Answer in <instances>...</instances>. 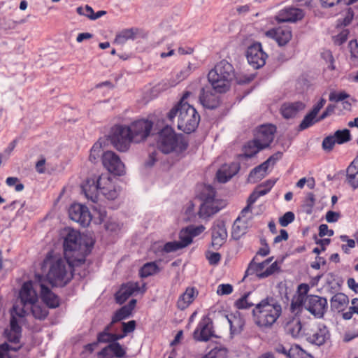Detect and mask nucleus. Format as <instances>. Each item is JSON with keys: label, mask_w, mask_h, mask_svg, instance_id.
I'll list each match as a JSON object with an SVG mask.
<instances>
[{"label": "nucleus", "mask_w": 358, "mask_h": 358, "mask_svg": "<svg viewBox=\"0 0 358 358\" xmlns=\"http://www.w3.org/2000/svg\"><path fill=\"white\" fill-rule=\"evenodd\" d=\"M213 90L211 85L201 89L199 101L206 108L215 109L220 106L219 96L213 92Z\"/></svg>", "instance_id": "obj_18"}, {"label": "nucleus", "mask_w": 358, "mask_h": 358, "mask_svg": "<svg viewBox=\"0 0 358 358\" xmlns=\"http://www.w3.org/2000/svg\"><path fill=\"white\" fill-rule=\"evenodd\" d=\"M233 292V287L230 284H221L217 287V294L218 295H228Z\"/></svg>", "instance_id": "obj_61"}, {"label": "nucleus", "mask_w": 358, "mask_h": 358, "mask_svg": "<svg viewBox=\"0 0 358 358\" xmlns=\"http://www.w3.org/2000/svg\"><path fill=\"white\" fill-rule=\"evenodd\" d=\"M295 218L294 213L288 211L279 218V224L280 226L285 227L292 223Z\"/></svg>", "instance_id": "obj_51"}, {"label": "nucleus", "mask_w": 358, "mask_h": 358, "mask_svg": "<svg viewBox=\"0 0 358 358\" xmlns=\"http://www.w3.org/2000/svg\"><path fill=\"white\" fill-rule=\"evenodd\" d=\"M315 203V195L312 192L307 194L306 197L303 201V206L306 208V211L308 214L312 213V209Z\"/></svg>", "instance_id": "obj_49"}, {"label": "nucleus", "mask_w": 358, "mask_h": 358, "mask_svg": "<svg viewBox=\"0 0 358 358\" xmlns=\"http://www.w3.org/2000/svg\"><path fill=\"white\" fill-rule=\"evenodd\" d=\"M214 336L213 322L208 317H204L199 322L193 333V338L197 341H208Z\"/></svg>", "instance_id": "obj_16"}, {"label": "nucleus", "mask_w": 358, "mask_h": 358, "mask_svg": "<svg viewBox=\"0 0 358 358\" xmlns=\"http://www.w3.org/2000/svg\"><path fill=\"white\" fill-rule=\"evenodd\" d=\"M138 282H129L123 284L115 294V301L119 304L124 303L135 292L139 291Z\"/></svg>", "instance_id": "obj_24"}, {"label": "nucleus", "mask_w": 358, "mask_h": 358, "mask_svg": "<svg viewBox=\"0 0 358 358\" xmlns=\"http://www.w3.org/2000/svg\"><path fill=\"white\" fill-rule=\"evenodd\" d=\"M266 36L273 38L280 46L286 45L292 38V34L289 27H279L266 32Z\"/></svg>", "instance_id": "obj_19"}, {"label": "nucleus", "mask_w": 358, "mask_h": 358, "mask_svg": "<svg viewBox=\"0 0 358 358\" xmlns=\"http://www.w3.org/2000/svg\"><path fill=\"white\" fill-rule=\"evenodd\" d=\"M255 323L261 327H271L282 313L281 305L273 297L267 296L252 310Z\"/></svg>", "instance_id": "obj_6"}, {"label": "nucleus", "mask_w": 358, "mask_h": 358, "mask_svg": "<svg viewBox=\"0 0 358 358\" xmlns=\"http://www.w3.org/2000/svg\"><path fill=\"white\" fill-rule=\"evenodd\" d=\"M191 94L190 92H185L180 102L167 114V117L170 121H173L176 117H178V129L187 134L194 131L200 121V115L196 110L185 101Z\"/></svg>", "instance_id": "obj_5"}, {"label": "nucleus", "mask_w": 358, "mask_h": 358, "mask_svg": "<svg viewBox=\"0 0 358 358\" xmlns=\"http://www.w3.org/2000/svg\"><path fill=\"white\" fill-rule=\"evenodd\" d=\"M94 243L91 237L82 236L78 231L68 229L64 240V257L84 265L85 257L90 252Z\"/></svg>", "instance_id": "obj_3"}, {"label": "nucleus", "mask_w": 358, "mask_h": 358, "mask_svg": "<svg viewBox=\"0 0 358 358\" xmlns=\"http://www.w3.org/2000/svg\"><path fill=\"white\" fill-rule=\"evenodd\" d=\"M249 295L250 293L245 294L242 297L236 300L235 302V306L238 309H248L253 306L255 304L248 301Z\"/></svg>", "instance_id": "obj_45"}, {"label": "nucleus", "mask_w": 358, "mask_h": 358, "mask_svg": "<svg viewBox=\"0 0 358 358\" xmlns=\"http://www.w3.org/2000/svg\"><path fill=\"white\" fill-rule=\"evenodd\" d=\"M40 296L49 308H56L60 305V298L49 287L40 282Z\"/></svg>", "instance_id": "obj_22"}, {"label": "nucleus", "mask_w": 358, "mask_h": 358, "mask_svg": "<svg viewBox=\"0 0 358 358\" xmlns=\"http://www.w3.org/2000/svg\"><path fill=\"white\" fill-rule=\"evenodd\" d=\"M186 228H187V231H189L192 238L195 236H199L205 230V227L203 225H199V226L189 225V226L187 227Z\"/></svg>", "instance_id": "obj_62"}, {"label": "nucleus", "mask_w": 358, "mask_h": 358, "mask_svg": "<svg viewBox=\"0 0 358 358\" xmlns=\"http://www.w3.org/2000/svg\"><path fill=\"white\" fill-rule=\"evenodd\" d=\"M69 217L83 227H87L92 221V215L88 208L79 203L72 204L69 210Z\"/></svg>", "instance_id": "obj_15"}, {"label": "nucleus", "mask_w": 358, "mask_h": 358, "mask_svg": "<svg viewBox=\"0 0 358 358\" xmlns=\"http://www.w3.org/2000/svg\"><path fill=\"white\" fill-rule=\"evenodd\" d=\"M197 294L194 288L187 287L177 301L178 308L180 310H185L193 302Z\"/></svg>", "instance_id": "obj_28"}, {"label": "nucleus", "mask_w": 358, "mask_h": 358, "mask_svg": "<svg viewBox=\"0 0 358 358\" xmlns=\"http://www.w3.org/2000/svg\"><path fill=\"white\" fill-rule=\"evenodd\" d=\"M333 136H334L337 144H343L351 140L350 131L348 129L337 130Z\"/></svg>", "instance_id": "obj_37"}, {"label": "nucleus", "mask_w": 358, "mask_h": 358, "mask_svg": "<svg viewBox=\"0 0 358 358\" xmlns=\"http://www.w3.org/2000/svg\"><path fill=\"white\" fill-rule=\"evenodd\" d=\"M316 116H315L313 113L310 112L308 113L301 121V124H299V129L300 130H304L313 124H314L315 122H319L320 120H317V119H315Z\"/></svg>", "instance_id": "obj_42"}, {"label": "nucleus", "mask_w": 358, "mask_h": 358, "mask_svg": "<svg viewBox=\"0 0 358 358\" xmlns=\"http://www.w3.org/2000/svg\"><path fill=\"white\" fill-rule=\"evenodd\" d=\"M122 331L127 334L133 332L136 328V322L134 320L129 321L128 322H122Z\"/></svg>", "instance_id": "obj_64"}, {"label": "nucleus", "mask_w": 358, "mask_h": 358, "mask_svg": "<svg viewBox=\"0 0 358 358\" xmlns=\"http://www.w3.org/2000/svg\"><path fill=\"white\" fill-rule=\"evenodd\" d=\"M305 107V103L301 101L285 103L280 108V112L285 118L289 119L295 117L296 114L299 111L303 110Z\"/></svg>", "instance_id": "obj_26"}, {"label": "nucleus", "mask_w": 358, "mask_h": 358, "mask_svg": "<svg viewBox=\"0 0 358 358\" xmlns=\"http://www.w3.org/2000/svg\"><path fill=\"white\" fill-rule=\"evenodd\" d=\"M207 190V194L204 193L201 194L203 202L198 213L199 217L202 218H206L217 213L224 206L222 202L215 199V192L212 187H208Z\"/></svg>", "instance_id": "obj_10"}, {"label": "nucleus", "mask_w": 358, "mask_h": 358, "mask_svg": "<svg viewBox=\"0 0 358 358\" xmlns=\"http://www.w3.org/2000/svg\"><path fill=\"white\" fill-rule=\"evenodd\" d=\"M157 145L164 154H179L187 150L188 142L182 134H176L171 127L166 126L158 133Z\"/></svg>", "instance_id": "obj_7"}, {"label": "nucleus", "mask_w": 358, "mask_h": 358, "mask_svg": "<svg viewBox=\"0 0 358 358\" xmlns=\"http://www.w3.org/2000/svg\"><path fill=\"white\" fill-rule=\"evenodd\" d=\"M20 299V306L14 305L13 311L19 317H24L28 315L29 306L34 302L38 300V294L34 289L31 281H27L23 283L19 293Z\"/></svg>", "instance_id": "obj_8"}, {"label": "nucleus", "mask_w": 358, "mask_h": 358, "mask_svg": "<svg viewBox=\"0 0 358 358\" xmlns=\"http://www.w3.org/2000/svg\"><path fill=\"white\" fill-rule=\"evenodd\" d=\"M153 123L148 120H138L129 126V133L134 143H138L145 141L150 135Z\"/></svg>", "instance_id": "obj_11"}, {"label": "nucleus", "mask_w": 358, "mask_h": 358, "mask_svg": "<svg viewBox=\"0 0 358 358\" xmlns=\"http://www.w3.org/2000/svg\"><path fill=\"white\" fill-rule=\"evenodd\" d=\"M348 302L349 299L347 295L343 293H337L330 300L331 308L334 310L341 312L344 310Z\"/></svg>", "instance_id": "obj_29"}, {"label": "nucleus", "mask_w": 358, "mask_h": 358, "mask_svg": "<svg viewBox=\"0 0 358 358\" xmlns=\"http://www.w3.org/2000/svg\"><path fill=\"white\" fill-rule=\"evenodd\" d=\"M351 59L358 62V43L356 40H352L349 43Z\"/></svg>", "instance_id": "obj_56"}, {"label": "nucleus", "mask_w": 358, "mask_h": 358, "mask_svg": "<svg viewBox=\"0 0 358 358\" xmlns=\"http://www.w3.org/2000/svg\"><path fill=\"white\" fill-rule=\"evenodd\" d=\"M259 197L257 192L254 191L248 197L247 201V206L241 210V215L243 217H245L248 213L251 212L252 205L257 201V199Z\"/></svg>", "instance_id": "obj_48"}, {"label": "nucleus", "mask_w": 358, "mask_h": 358, "mask_svg": "<svg viewBox=\"0 0 358 358\" xmlns=\"http://www.w3.org/2000/svg\"><path fill=\"white\" fill-rule=\"evenodd\" d=\"M182 248L181 247L179 242L171 241V242H167L166 243L164 244V245L162 248V251L166 253H169V252H176Z\"/></svg>", "instance_id": "obj_54"}, {"label": "nucleus", "mask_w": 358, "mask_h": 358, "mask_svg": "<svg viewBox=\"0 0 358 358\" xmlns=\"http://www.w3.org/2000/svg\"><path fill=\"white\" fill-rule=\"evenodd\" d=\"M227 320L230 324V329L232 333L241 331L242 330L244 322L241 318L234 316L233 318L228 317Z\"/></svg>", "instance_id": "obj_41"}, {"label": "nucleus", "mask_w": 358, "mask_h": 358, "mask_svg": "<svg viewBox=\"0 0 358 358\" xmlns=\"http://www.w3.org/2000/svg\"><path fill=\"white\" fill-rule=\"evenodd\" d=\"M134 33L132 29H124L117 34L115 39V43L123 44L129 39H133Z\"/></svg>", "instance_id": "obj_39"}, {"label": "nucleus", "mask_w": 358, "mask_h": 358, "mask_svg": "<svg viewBox=\"0 0 358 358\" xmlns=\"http://www.w3.org/2000/svg\"><path fill=\"white\" fill-rule=\"evenodd\" d=\"M20 348V345L13 347L6 343L1 344L0 345V358H11V356L9 355L10 351L16 352Z\"/></svg>", "instance_id": "obj_44"}, {"label": "nucleus", "mask_w": 358, "mask_h": 358, "mask_svg": "<svg viewBox=\"0 0 358 358\" xmlns=\"http://www.w3.org/2000/svg\"><path fill=\"white\" fill-rule=\"evenodd\" d=\"M235 78V71L233 66L227 60L218 62L208 74V80L217 93H225L231 86V81ZM252 76L236 77V83L239 85L251 82Z\"/></svg>", "instance_id": "obj_2"}, {"label": "nucleus", "mask_w": 358, "mask_h": 358, "mask_svg": "<svg viewBox=\"0 0 358 358\" xmlns=\"http://www.w3.org/2000/svg\"><path fill=\"white\" fill-rule=\"evenodd\" d=\"M349 95L346 94L345 92H340V93H336V92H331L329 94V99L331 101H341L346 98H348Z\"/></svg>", "instance_id": "obj_63"}, {"label": "nucleus", "mask_w": 358, "mask_h": 358, "mask_svg": "<svg viewBox=\"0 0 358 358\" xmlns=\"http://www.w3.org/2000/svg\"><path fill=\"white\" fill-rule=\"evenodd\" d=\"M262 150H263V148L254 138L245 145L243 147V154L240 155V157H244L245 159L251 158Z\"/></svg>", "instance_id": "obj_33"}, {"label": "nucleus", "mask_w": 358, "mask_h": 358, "mask_svg": "<svg viewBox=\"0 0 358 358\" xmlns=\"http://www.w3.org/2000/svg\"><path fill=\"white\" fill-rule=\"evenodd\" d=\"M111 144L120 152H126L133 142L129 129L125 125H115L109 136Z\"/></svg>", "instance_id": "obj_9"}, {"label": "nucleus", "mask_w": 358, "mask_h": 358, "mask_svg": "<svg viewBox=\"0 0 358 358\" xmlns=\"http://www.w3.org/2000/svg\"><path fill=\"white\" fill-rule=\"evenodd\" d=\"M94 218L99 219V222L97 223L101 224V223H106V221L108 220L107 218V213L105 209L103 208H95L94 209Z\"/></svg>", "instance_id": "obj_57"}, {"label": "nucleus", "mask_w": 358, "mask_h": 358, "mask_svg": "<svg viewBox=\"0 0 358 358\" xmlns=\"http://www.w3.org/2000/svg\"><path fill=\"white\" fill-rule=\"evenodd\" d=\"M275 131V127L272 124L262 125L258 129L255 139L263 149L266 148L273 141Z\"/></svg>", "instance_id": "obj_17"}, {"label": "nucleus", "mask_w": 358, "mask_h": 358, "mask_svg": "<svg viewBox=\"0 0 358 358\" xmlns=\"http://www.w3.org/2000/svg\"><path fill=\"white\" fill-rule=\"evenodd\" d=\"M108 348H110V350L113 352L114 356L117 358H122L126 355V350L119 343H109Z\"/></svg>", "instance_id": "obj_46"}, {"label": "nucleus", "mask_w": 358, "mask_h": 358, "mask_svg": "<svg viewBox=\"0 0 358 358\" xmlns=\"http://www.w3.org/2000/svg\"><path fill=\"white\" fill-rule=\"evenodd\" d=\"M329 338V331L324 324H320L312 334H306L307 341L318 346L324 345Z\"/></svg>", "instance_id": "obj_21"}, {"label": "nucleus", "mask_w": 358, "mask_h": 358, "mask_svg": "<svg viewBox=\"0 0 358 358\" xmlns=\"http://www.w3.org/2000/svg\"><path fill=\"white\" fill-rule=\"evenodd\" d=\"M256 167L254 168L250 173L248 176V180L249 182L255 183L258 181L261 180L262 178H264L266 173L264 172L262 169H258L257 171Z\"/></svg>", "instance_id": "obj_47"}, {"label": "nucleus", "mask_w": 358, "mask_h": 358, "mask_svg": "<svg viewBox=\"0 0 358 358\" xmlns=\"http://www.w3.org/2000/svg\"><path fill=\"white\" fill-rule=\"evenodd\" d=\"M102 164L110 173L116 176H123L125 167L120 158L114 152L107 151L102 153Z\"/></svg>", "instance_id": "obj_13"}, {"label": "nucleus", "mask_w": 358, "mask_h": 358, "mask_svg": "<svg viewBox=\"0 0 358 358\" xmlns=\"http://www.w3.org/2000/svg\"><path fill=\"white\" fill-rule=\"evenodd\" d=\"M82 265L73 260L54 257L48 252L42 264V269L45 271L46 279L53 287H64L72 280L73 272Z\"/></svg>", "instance_id": "obj_1"}, {"label": "nucleus", "mask_w": 358, "mask_h": 358, "mask_svg": "<svg viewBox=\"0 0 358 358\" xmlns=\"http://www.w3.org/2000/svg\"><path fill=\"white\" fill-rule=\"evenodd\" d=\"M102 152V144L99 141L96 142L92 146L90 154L89 156V159L92 163H96L98 159L101 156Z\"/></svg>", "instance_id": "obj_38"}, {"label": "nucleus", "mask_w": 358, "mask_h": 358, "mask_svg": "<svg viewBox=\"0 0 358 358\" xmlns=\"http://www.w3.org/2000/svg\"><path fill=\"white\" fill-rule=\"evenodd\" d=\"M340 238L342 241L347 243L346 245H342L341 248L345 253L348 254L350 249L355 247V241L353 239H350L346 235H341Z\"/></svg>", "instance_id": "obj_53"}, {"label": "nucleus", "mask_w": 358, "mask_h": 358, "mask_svg": "<svg viewBox=\"0 0 358 358\" xmlns=\"http://www.w3.org/2000/svg\"><path fill=\"white\" fill-rule=\"evenodd\" d=\"M271 260L272 258H268L260 263H255L252 261L245 272V275H248L256 273L257 275L259 277V274L262 273V271L270 264Z\"/></svg>", "instance_id": "obj_34"}, {"label": "nucleus", "mask_w": 358, "mask_h": 358, "mask_svg": "<svg viewBox=\"0 0 358 358\" xmlns=\"http://www.w3.org/2000/svg\"><path fill=\"white\" fill-rule=\"evenodd\" d=\"M240 170V165L238 163L224 164L216 174L217 180L220 182H227L234 176Z\"/></svg>", "instance_id": "obj_25"}, {"label": "nucleus", "mask_w": 358, "mask_h": 358, "mask_svg": "<svg viewBox=\"0 0 358 358\" xmlns=\"http://www.w3.org/2000/svg\"><path fill=\"white\" fill-rule=\"evenodd\" d=\"M288 358H312L306 351L301 349L298 345L289 348Z\"/></svg>", "instance_id": "obj_36"}, {"label": "nucleus", "mask_w": 358, "mask_h": 358, "mask_svg": "<svg viewBox=\"0 0 358 358\" xmlns=\"http://www.w3.org/2000/svg\"><path fill=\"white\" fill-rule=\"evenodd\" d=\"M302 329L301 320L299 318L292 317L287 321L285 325V330L287 334L291 335L294 338L300 336Z\"/></svg>", "instance_id": "obj_30"}, {"label": "nucleus", "mask_w": 358, "mask_h": 358, "mask_svg": "<svg viewBox=\"0 0 358 358\" xmlns=\"http://www.w3.org/2000/svg\"><path fill=\"white\" fill-rule=\"evenodd\" d=\"M328 308L327 300L317 295H308L305 301V309L317 318H322Z\"/></svg>", "instance_id": "obj_12"}, {"label": "nucleus", "mask_w": 358, "mask_h": 358, "mask_svg": "<svg viewBox=\"0 0 358 358\" xmlns=\"http://www.w3.org/2000/svg\"><path fill=\"white\" fill-rule=\"evenodd\" d=\"M335 140L336 139L333 135L325 137L322 143V149L326 152H331L336 143Z\"/></svg>", "instance_id": "obj_50"}, {"label": "nucleus", "mask_w": 358, "mask_h": 358, "mask_svg": "<svg viewBox=\"0 0 358 358\" xmlns=\"http://www.w3.org/2000/svg\"><path fill=\"white\" fill-rule=\"evenodd\" d=\"M243 217L241 215L233 224L231 236L235 240H238L247 231L248 227L245 222L242 220Z\"/></svg>", "instance_id": "obj_31"}, {"label": "nucleus", "mask_w": 358, "mask_h": 358, "mask_svg": "<svg viewBox=\"0 0 358 358\" xmlns=\"http://www.w3.org/2000/svg\"><path fill=\"white\" fill-rule=\"evenodd\" d=\"M179 238L180 241L178 242L180 243L182 248L187 247L192 242V237L189 231H187V228H185L180 231Z\"/></svg>", "instance_id": "obj_43"}, {"label": "nucleus", "mask_w": 358, "mask_h": 358, "mask_svg": "<svg viewBox=\"0 0 358 358\" xmlns=\"http://www.w3.org/2000/svg\"><path fill=\"white\" fill-rule=\"evenodd\" d=\"M247 59L254 69H259L264 66L267 55L262 50L259 43H254L247 50Z\"/></svg>", "instance_id": "obj_14"}, {"label": "nucleus", "mask_w": 358, "mask_h": 358, "mask_svg": "<svg viewBox=\"0 0 358 358\" xmlns=\"http://www.w3.org/2000/svg\"><path fill=\"white\" fill-rule=\"evenodd\" d=\"M278 270L279 266L278 265V263L277 262H275L273 264H271V265H270L268 267H267L264 271H263L262 273H259V277L261 278H266Z\"/></svg>", "instance_id": "obj_58"}, {"label": "nucleus", "mask_w": 358, "mask_h": 358, "mask_svg": "<svg viewBox=\"0 0 358 358\" xmlns=\"http://www.w3.org/2000/svg\"><path fill=\"white\" fill-rule=\"evenodd\" d=\"M159 271V269L155 262H148L141 268L139 275L141 278H147L158 273Z\"/></svg>", "instance_id": "obj_35"}, {"label": "nucleus", "mask_w": 358, "mask_h": 358, "mask_svg": "<svg viewBox=\"0 0 358 358\" xmlns=\"http://www.w3.org/2000/svg\"><path fill=\"white\" fill-rule=\"evenodd\" d=\"M82 189L87 199L94 203L97 202L99 192L106 199L114 200L120 192V187L114 184L112 177L108 173L87 178L82 185Z\"/></svg>", "instance_id": "obj_4"}, {"label": "nucleus", "mask_w": 358, "mask_h": 358, "mask_svg": "<svg viewBox=\"0 0 358 358\" xmlns=\"http://www.w3.org/2000/svg\"><path fill=\"white\" fill-rule=\"evenodd\" d=\"M306 300V297L296 296L293 298L292 300L290 308L292 311H295L296 310L300 309L302 306L305 307V301Z\"/></svg>", "instance_id": "obj_52"}, {"label": "nucleus", "mask_w": 358, "mask_h": 358, "mask_svg": "<svg viewBox=\"0 0 358 358\" xmlns=\"http://www.w3.org/2000/svg\"><path fill=\"white\" fill-rule=\"evenodd\" d=\"M11 318L10 322V331L13 332H21V327L19 326L17 320L16 319V316H17L15 313L13 311V308L11 310Z\"/></svg>", "instance_id": "obj_59"}, {"label": "nucleus", "mask_w": 358, "mask_h": 358, "mask_svg": "<svg viewBox=\"0 0 358 358\" xmlns=\"http://www.w3.org/2000/svg\"><path fill=\"white\" fill-rule=\"evenodd\" d=\"M104 227L106 231L111 232H117L121 228L120 224L112 218H109L106 221V222L104 224Z\"/></svg>", "instance_id": "obj_55"}, {"label": "nucleus", "mask_w": 358, "mask_h": 358, "mask_svg": "<svg viewBox=\"0 0 358 358\" xmlns=\"http://www.w3.org/2000/svg\"><path fill=\"white\" fill-rule=\"evenodd\" d=\"M227 231L223 221L214 222L212 227V245L215 249L220 248L226 241Z\"/></svg>", "instance_id": "obj_20"}, {"label": "nucleus", "mask_w": 358, "mask_h": 358, "mask_svg": "<svg viewBox=\"0 0 358 358\" xmlns=\"http://www.w3.org/2000/svg\"><path fill=\"white\" fill-rule=\"evenodd\" d=\"M346 182L354 189L358 188V156L346 169Z\"/></svg>", "instance_id": "obj_27"}, {"label": "nucleus", "mask_w": 358, "mask_h": 358, "mask_svg": "<svg viewBox=\"0 0 358 358\" xmlns=\"http://www.w3.org/2000/svg\"><path fill=\"white\" fill-rule=\"evenodd\" d=\"M31 313L34 318L40 320H45L48 315V310L43 305L37 302H34L29 306L28 315Z\"/></svg>", "instance_id": "obj_32"}, {"label": "nucleus", "mask_w": 358, "mask_h": 358, "mask_svg": "<svg viewBox=\"0 0 358 358\" xmlns=\"http://www.w3.org/2000/svg\"><path fill=\"white\" fill-rule=\"evenodd\" d=\"M304 16L303 11L297 8L288 7L282 10L276 17L279 22H296L301 20Z\"/></svg>", "instance_id": "obj_23"}, {"label": "nucleus", "mask_w": 358, "mask_h": 358, "mask_svg": "<svg viewBox=\"0 0 358 358\" xmlns=\"http://www.w3.org/2000/svg\"><path fill=\"white\" fill-rule=\"evenodd\" d=\"M98 343H113L112 341V333H106L104 331L99 332L97 334V340Z\"/></svg>", "instance_id": "obj_60"}, {"label": "nucleus", "mask_w": 358, "mask_h": 358, "mask_svg": "<svg viewBox=\"0 0 358 358\" xmlns=\"http://www.w3.org/2000/svg\"><path fill=\"white\" fill-rule=\"evenodd\" d=\"M124 306L117 310L113 316V323H116L129 317L131 312Z\"/></svg>", "instance_id": "obj_40"}]
</instances>
